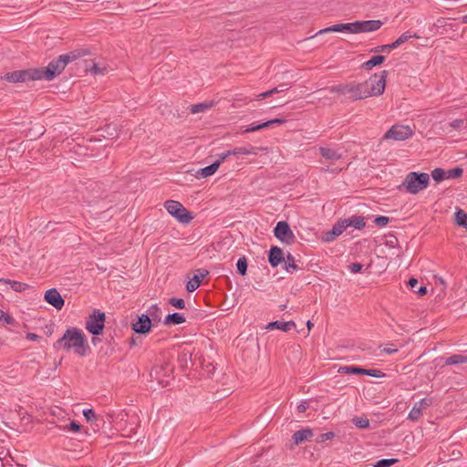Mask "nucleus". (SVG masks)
<instances>
[{
    "instance_id": "obj_1",
    "label": "nucleus",
    "mask_w": 467,
    "mask_h": 467,
    "mask_svg": "<svg viewBox=\"0 0 467 467\" xmlns=\"http://www.w3.org/2000/svg\"><path fill=\"white\" fill-rule=\"evenodd\" d=\"M387 76L388 71L383 70L379 75L374 74L363 82H348V99L359 100L381 95L385 90Z\"/></svg>"
},
{
    "instance_id": "obj_2",
    "label": "nucleus",
    "mask_w": 467,
    "mask_h": 467,
    "mask_svg": "<svg viewBox=\"0 0 467 467\" xmlns=\"http://www.w3.org/2000/svg\"><path fill=\"white\" fill-rule=\"evenodd\" d=\"M53 347L56 349H64L67 352L73 349L80 357L86 356L89 348L84 333L77 327L67 328Z\"/></svg>"
},
{
    "instance_id": "obj_3",
    "label": "nucleus",
    "mask_w": 467,
    "mask_h": 467,
    "mask_svg": "<svg viewBox=\"0 0 467 467\" xmlns=\"http://www.w3.org/2000/svg\"><path fill=\"white\" fill-rule=\"evenodd\" d=\"M76 58L77 56L74 53L60 55L57 58L50 61L47 67L36 68L39 80H53L57 76L62 73L69 62Z\"/></svg>"
},
{
    "instance_id": "obj_4",
    "label": "nucleus",
    "mask_w": 467,
    "mask_h": 467,
    "mask_svg": "<svg viewBox=\"0 0 467 467\" xmlns=\"http://www.w3.org/2000/svg\"><path fill=\"white\" fill-rule=\"evenodd\" d=\"M430 175L426 172H409L401 184L397 189L407 193L415 195L427 189L430 184Z\"/></svg>"
},
{
    "instance_id": "obj_5",
    "label": "nucleus",
    "mask_w": 467,
    "mask_h": 467,
    "mask_svg": "<svg viewBox=\"0 0 467 467\" xmlns=\"http://www.w3.org/2000/svg\"><path fill=\"white\" fill-rule=\"evenodd\" d=\"M167 212L180 223H189L192 220L191 213L178 201L168 200L164 203Z\"/></svg>"
},
{
    "instance_id": "obj_6",
    "label": "nucleus",
    "mask_w": 467,
    "mask_h": 467,
    "mask_svg": "<svg viewBox=\"0 0 467 467\" xmlns=\"http://www.w3.org/2000/svg\"><path fill=\"white\" fill-rule=\"evenodd\" d=\"M413 130L407 125H393L383 136V140H393L396 141L406 140L411 138Z\"/></svg>"
},
{
    "instance_id": "obj_7",
    "label": "nucleus",
    "mask_w": 467,
    "mask_h": 467,
    "mask_svg": "<svg viewBox=\"0 0 467 467\" xmlns=\"http://www.w3.org/2000/svg\"><path fill=\"white\" fill-rule=\"evenodd\" d=\"M105 324V314L100 310H94L93 315L89 316L86 321V329L92 335L101 334Z\"/></svg>"
},
{
    "instance_id": "obj_8",
    "label": "nucleus",
    "mask_w": 467,
    "mask_h": 467,
    "mask_svg": "<svg viewBox=\"0 0 467 467\" xmlns=\"http://www.w3.org/2000/svg\"><path fill=\"white\" fill-rule=\"evenodd\" d=\"M5 79L13 82H25L28 80H39L38 72L36 68H30L26 70H17L5 75Z\"/></svg>"
},
{
    "instance_id": "obj_9",
    "label": "nucleus",
    "mask_w": 467,
    "mask_h": 467,
    "mask_svg": "<svg viewBox=\"0 0 467 467\" xmlns=\"http://www.w3.org/2000/svg\"><path fill=\"white\" fill-rule=\"evenodd\" d=\"M274 234L277 239H279L281 242L286 244H291L296 240V236L292 230L290 229L289 224L285 221L277 223L276 226L274 229Z\"/></svg>"
},
{
    "instance_id": "obj_10",
    "label": "nucleus",
    "mask_w": 467,
    "mask_h": 467,
    "mask_svg": "<svg viewBox=\"0 0 467 467\" xmlns=\"http://www.w3.org/2000/svg\"><path fill=\"white\" fill-rule=\"evenodd\" d=\"M266 148L264 147H235L232 150H229L225 152H223L219 155L220 161H225L229 156H236V155H257L259 151L265 150Z\"/></svg>"
},
{
    "instance_id": "obj_11",
    "label": "nucleus",
    "mask_w": 467,
    "mask_h": 467,
    "mask_svg": "<svg viewBox=\"0 0 467 467\" xmlns=\"http://www.w3.org/2000/svg\"><path fill=\"white\" fill-rule=\"evenodd\" d=\"M432 404V399L424 398L416 402L408 415V420L417 421L422 415V412Z\"/></svg>"
},
{
    "instance_id": "obj_12",
    "label": "nucleus",
    "mask_w": 467,
    "mask_h": 467,
    "mask_svg": "<svg viewBox=\"0 0 467 467\" xmlns=\"http://www.w3.org/2000/svg\"><path fill=\"white\" fill-rule=\"evenodd\" d=\"M44 299L47 303L57 310H61L65 305V300L56 288H50L46 291Z\"/></svg>"
},
{
    "instance_id": "obj_13",
    "label": "nucleus",
    "mask_w": 467,
    "mask_h": 467,
    "mask_svg": "<svg viewBox=\"0 0 467 467\" xmlns=\"http://www.w3.org/2000/svg\"><path fill=\"white\" fill-rule=\"evenodd\" d=\"M356 22V34L377 31L383 23L380 20H365Z\"/></svg>"
},
{
    "instance_id": "obj_14",
    "label": "nucleus",
    "mask_w": 467,
    "mask_h": 467,
    "mask_svg": "<svg viewBox=\"0 0 467 467\" xmlns=\"http://www.w3.org/2000/svg\"><path fill=\"white\" fill-rule=\"evenodd\" d=\"M151 319L149 315L142 314L138 317V320L132 324V329L138 334H146L151 328Z\"/></svg>"
},
{
    "instance_id": "obj_15",
    "label": "nucleus",
    "mask_w": 467,
    "mask_h": 467,
    "mask_svg": "<svg viewBox=\"0 0 467 467\" xmlns=\"http://www.w3.org/2000/svg\"><path fill=\"white\" fill-rule=\"evenodd\" d=\"M329 32H348L350 34H356V22L333 25L319 30L316 36Z\"/></svg>"
},
{
    "instance_id": "obj_16",
    "label": "nucleus",
    "mask_w": 467,
    "mask_h": 467,
    "mask_svg": "<svg viewBox=\"0 0 467 467\" xmlns=\"http://www.w3.org/2000/svg\"><path fill=\"white\" fill-rule=\"evenodd\" d=\"M343 223L344 229L348 227H354L355 229L361 230L366 226L365 217L360 215H352L348 218L340 219Z\"/></svg>"
},
{
    "instance_id": "obj_17",
    "label": "nucleus",
    "mask_w": 467,
    "mask_h": 467,
    "mask_svg": "<svg viewBox=\"0 0 467 467\" xmlns=\"http://www.w3.org/2000/svg\"><path fill=\"white\" fill-rule=\"evenodd\" d=\"M268 261L271 266L276 267L285 261L283 250L277 246H272L269 251Z\"/></svg>"
},
{
    "instance_id": "obj_18",
    "label": "nucleus",
    "mask_w": 467,
    "mask_h": 467,
    "mask_svg": "<svg viewBox=\"0 0 467 467\" xmlns=\"http://www.w3.org/2000/svg\"><path fill=\"white\" fill-rule=\"evenodd\" d=\"M319 152L324 159L331 161L332 163L342 159V154L331 148L320 147Z\"/></svg>"
},
{
    "instance_id": "obj_19",
    "label": "nucleus",
    "mask_w": 467,
    "mask_h": 467,
    "mask_svg": "<svg viewBox=\"0 0 467 467\" xmlns=\"http://www.w3.org/2000/svg\"><path fill=\"white\" fill-rule=\"evenodd\" d=\"M344 223L338 220L332 227V229L327 232L324 235L325 242H332L337 236H339L344 231Z\"/></svg>"
},
{
    "instance_id": "obj_20",
    "label": "nucleus",
    "mask_w": 467,
    "mask_h": 467,
    "mask_svg": "<svg viewBox=\"0 0 467 467\" xmlns=\"http://www.w3.org/2000/svg\"><path fill=\"white\" fill-rule=\"evenodd\" d=\"M344 223L338 220L332 227V229L327 232L324 235L325 242H332L337 236H339L344 231Z\"/></svg>"
},
{
    "instance_id": "obj_21",
    "label": "nucleus",
    "mask_w": 467,
    "mask_h": 467,
    "mask_svg": "<svg viewBox=\"0 0 467 467\" xmlns=\"http://www.w3.org/2000/svg\"><path fill=\"white\" fill-rule=\"evenodd\" d=\"M312 436H313L312 430L309 428H306V429H303V430H299V431H296L292 436V440L295 444L298 445V444L304 442L305 441L309 440Z\"/></svg>"
},
{
    "instance_id": "obj_22",
    "label": "nucleus",
    "mask_w": 467,
    "mask_h": 467,
    "mask_svg": "<svg viewBox=\"0 0 467 467\" xmlns=\"http://www.w3.org/2000/svg\"><path fill=\"white\" fill-rule=\"evenodd\" d=\"M294 327H296L294 321L283 322L279 320L270 322L266 327L267 329H280L285 332L290 331Z\"/></svg>"
},
{
    "instance_id": "obj_23",
    "label": "nucleus",
    "mask_w": 467,
    "mask_h": 467,
    "mask_svg": "<svg viewBox=\"0 0 467 467\" xmlns=\"http://www.w3.org/2000/svg\"><path fill=\"white\" fill-rule=\"evenodd\" d=\"M185 317L181 313H172L169 314L164 318V325L171 326V325H180L185 322Z\"/></svg>"
},
{
    "instance_id": "obj_24",
    "label": "nucleus",
    "mask_w": 467,
    "mask_h": 467,
    "mask_svg": "<svg viewBox=\"0 0 467 467\" xmlns=\"http://www.w3.org/2000/svg\"><path fill=\"white\" fill-rule=\"evenodd\" d=\"M222 162L223 161H220V157H219L218 160L216 161H214L213 163H212L211 165L201 169L198 171V175L202 178H206L208 176L214 174L216 172V171L218 170V168L220 167Z\"/></svg>"
},
{
    "instance_id": "obj_25",
    "label": "nucleus",
    "mask_w": 467,
    "mask_h": 467,
    "mask_svg": "<svg viewBox=\"0 0 467 467\" xmlns=\"http://www.w3.org/2000/svg\"><path fill=\"white\" fill-rule=\"evenodd\" d=\"M208 274V272L206 271L205 274H199V275H194L193 277L188 281L187 285H186V289L188 292H193L195 291L201 285L202 279L205 277V275Z\"/></svg>"
},
{
    "instance_id": "obj_26",
    "label": "nucleus",
    "mask_w": 467,
    "mask_h": 467,
    "mask_svg": "<svg viewBox=\"0 0 467 467\" xmlns=\"http://www.w3.org/2000/svg\"><path fill=\"white\" fill-rule=\"evenodd\" d=\"M385 56L382 55L374 56L369 60L364 62L361 67L366 70H370L372 67L382 64L385 61Z\"/></svg>"
},
{
    "instance_id": "obj_27",
    "label": "nucleus",
    "mask_w": 467,
    "mask_h": 467,
    "mask_svg": "<svg viewBox=\"0 0 467 467\" xmlns=\"http://www.w3.org/2000/svg\"><path fill=\"white\" fill-rule=\"evenodd\" d=\"M0 283L4 284H9L11 288L16 292H22L26 290L29 285L26 283L18 282V281H12L9 279L1 278Z\"/></svg>"
},
{
    "instance_id": "obj_28",
    "label": "nucleus",
    "mask_w": 467,
    "mask_h": 467,
    "mask_svg": "<svg viewBox=\"0 0 467 467\" xmlns=\"http://www.w3.org/2000/svg\"><path fill=\"white\" fill-rule=\"evenodd\" d=\"M467 363V355L454 354L445 359V365H458Z\"/></svg>"
},
{
    "instance_id": "obj_29",
    "label": "nucleus",
    "mask_w": 467,
    "mask_h": 467,
    "mask_svg": "<svg viewBox=\"0 0 467 467\" xmlns=\"http://www.w3.org/2000/svg\"><path fill=\"white\" fill-rule=\"evenodd\" d=\"M213 105H214L213 102H202V103L193 104V105H191L190 111L192 114L205 112L208 109H210L211 108H213Z\"/></svg>"
},
{
    "instance_id": "obj_30",
    "label": "nucleus",
    "mask_w": 467,
    "mask_h": 467,
    "mask_svg": "<svg viewBox=\"0 0 467 467\" xmlns=\"http://www.w3.org/2000/svg\"><path fill=\"white\" fill-rule=\"evenodd\" d=\"M419 38V36L417 34H411L410 31H406L400 37H398L394 42L393 46L399 47L403 43L407 42L410 38Z\"/></svg>"
},
{
    "instance_id": "obj_31",
    "label": "nucleus",
    "mask_w": 467,
    "mask_h": 467,
    "mask_svg": "<svg viewBox=\"0 0 467 467\" xmlns=\"http://www.w3.org/2000/svg\"><path fill=\"white\" fill-rule=\"evenodd\" d=\"M331 93H337L348 97V83L339 84L327 88Z\"/></svg>"
},
{
    "instance_id": "obj_32",
    "label": "nucleus",
    "mask_w": 467,
    "mask_h": 467,
    "mask_svg": "<svg viewBox=\"0 0 467 467\" xmlns=\"http://www.w3.org/2000/svg\"><path fill=\"white\" fill-rule=\"evenodd\" d=\"M82 413L88 422L99 426V424L97 423V421L99 420V416L95 413V411L92 409H85Z\"/></svg>"
},
{
    "instance_id": "obj_33",
    "label": "nucleus",
    "mask_w": 467,
    "mask_h": 467,
    "mask_svg": "<svg viewBox=\"0 0 467 467\" xmlns=\"http://www.w3.org/2000/svg\"><path fill=\"white\" fill-rule=\"evenodd\" d=\"M455 222L458 225L467 228V213L463 210L459 209L455 213Z\"/></svg>"
},
{
    "instance_id": "obj_34",
    "label": "nucleus",
    "mask_w": 467,
    "mask_h": 467,
    "mask_svg": "<svg viewBox=\"0 0 467 467\" xmlns=\"http://www.w3.org/2000/svg\"><path fill=\"white\" fill-rule=\"evenodd\" d=\"M285 269L288 273H293L298 269L297 265L295 263V258L291 254H288L286 260H285Z\"/></svg>"
},
{
    "instance_id": "obj_35",
    "label": "nucleus",
    "mask_w": 467,
    "mask_h": 467,
    "mask_svg": "<svg viewBox=\"0 0 467 467\" xmlns=\"http://www.w3.org/2000/svg\"><path fill=\"white\" fill-rule=\"evenodd\" d=\"M247 259L245 256H242L238 259L236 263V268L239 275L242 276L245 275L247 273Z\"/></svg>"
},
{
    "instance_id": "obj_36",
    "label": "nucleus",
    "mask_w": 467,
    "mask_h": 467,
    "mask_svg": "<svg viewBox=\"0 0 467 467\" xmlns=\"http://www.w3.org/2000/svg\"><path fill=\"white\" fill-rule=\"evenodd\" d=\"M338 372L345 374H361L363 375L364 368L357 366H345L338 369Z\"/></svg>"
},
{
    "instance_id": "obj_37",
    "label": "nucleus",
    "mask_w": 467,
    "mask_h": 467,
    "mask_svg": "<svg viewBox=\"0 0 467 467\" xmlns=\"http://www.w3.org/2000/svg\"><path fill=\"white\" fill-rule=\"evenodd\" d=\"M431 177L435 182H440L446 179V171L441 168H436L431 171Z\"/></svg>"
},
{
    "instance_id": "obj_38",
    "label": "nucleus",
    "mask_w": 467,
    "mask_h": 467,
    "mask_svg": "<svg viewBox=\"0 0 467 467\" xmlns=\"http://www.w3.org/2000/svg\"><path fill=\"white\" fill-rule=\"evenodd\" d=\"M462 169L460 167H455L453 169H450L446 171V179H456L462 175Z\"/></svg>"
},
{
    "instance_id": "obj_39",
    "label": "nucleus",
    "mask_w": 467,
    "mask_h": 467,
    "mask_svg": "<svg viewBox=\"0 0 467 467\" xmlns=\"http://www.w3.org/2000/svg\"><path fill=\"white\" fill-rule=\"evenodd\" d=\"M148 312L149 317L150 316L154 320H161V309L157 305H152Z\"/></svg>"
},
{
    "instance_id": "obj_40",
    "label": "nucleus",
    "mask_w": 467,
    "mask_h": 467,
    "mask_svg": "<svg viewBox=\"0 0 467 467\" xmlns=\"http://www.w3.org/2000/svg\"><path fill=\"white\" fill-rule=\"evenodd\" d=\"M353 422L359 429H365L369 426V420L365 417H356L353 419Z\"/></svg>"
},
{
    "instance_id": "obj_41",
    "label": "nucleus",
    "mask_w": 467,
    "mask_h": 467,
    "mask_svg": "<svg viewBox=\"0 0 467 467\" xmlns=\"http://www.w3.org/2000/svg\"><path fill=\"white\" fill-rule=\"evenodd\" d=\"M169 304L178 309L185 308V301L182 298L171 297L169 299Z\"/></svg>"
},
{
    "instance_id": "obj_42",
    "label": "nucleus",
    "mask_w": 467,
    "mask_h": 467,
    "mask_svg": "<svg viewBox=\"0 0 467 467\" xmlns=\"http://www.w3.org/2000/svg\"><path fill=\"white\" fill-rule=\"evenodd\" d=\"M397 462V459H381L374 464V467H389Z\"/></svg>"
},
{
    "instance_id": "obj_43",
    "label": "nucleus",
    "mask_w": 467,
    "mask_h": 467,
    "mask_svg": "<svg viewBox=\"0 0 467 467\" xmlns=\"http://www.w3.org/2000/svg\"><path fill=\"white\" fill-rule=\"evenodd\" d=\"M394 48H396V47L393 46V42H392L391 44L378 46V47L372 48L371 52H375V53L386 52V51H389Z\"/></svg>"
},
{
    "instance_id": "obj_44",
    "label": "nucleus",
    "mask_w": 467,
    "mask_h": 467,
    "mask_svg": "<svg viewBox=\"0 0 467 467\" xmlns=\"http://www.w3.org/2000/svg\"><path fill=\"white\" fill-rule=\"evenodd\" d=\"M264 128H267V123H260V124H251L249 125L244 130V132L245 133H248V132H254V131H256V130H259L261 129H264Z\"/></svg>"
},
{
    "instance_id": "obj_45",
    "label": "nucleus",
    "mask_w": 467,
    "mask_h": 467,
    "mask_svg": "<svg viewBox=\"0 0 467 467\" xmlns=\"http://www.w3.org/2000/svg\"><path fill=\"white\" fill-rule=\"evenodd\" d=\"M363 375H368L374 378H382L385 374L379 369H366L364 368Z\"/></svg>"
},
{
    "instance_id": "obj_46",
    "label": "nucleus",
    "mask_w": 467,
    "mask_h": 467,
    "mask_svg": "<svg viewBox=\"0 0 467 467\" xmlns=\"http://www.w3.org/2000/svg\"><path fill=\"white\" fill-rule=\"evenodd\" d=\"M81 429V425L78 423L75 420H72L68 425H66L63 430L72 431V432H78Z\"/></svg>"
},
{
    "instance_id": "obj_47",
    "label": "nucleus",
    "mask_w": 467,
    "mask_h": 467,
    "mask_svg": "<svg viewBox=\"0 0 467 467\" xmlns=\"http://www.w3.org/2000/svg\"><path fill=\"white\" fill-rule=\"evenodd\" d=\"M106 70L107 68L105 67H101L96 63H93L92 67L89 68V71L94 75H103Z\"/></svg>"
},
{
    "instance_id": "obj_48",
    "label": "nucleus",
    "mask_w": 467,
    "mask_h": 467,
    "mask_svg": "<svg viewBox=\"0 0 467 467\" xmlns=\"http://www.w3.org/2000/svg\"><path fill=\"white\" fill-rule=\"evenodd\" d=\"M389 220L390 219L389 217L380 215L375 218L374 223L376 225L383 227L389 223Z\"/></svg>"
},
{
    "instance_id": "obj_49",
    "label": "nucleus",
    "mask_w": 467,
    "mask_h": 467,
    "mask_svg": "<svg viewBox=\"0 0 467 467\" xmlns=\"http://www.w3.org/2000/svg\"><path fill=\"white\" fill-rule=\"evenodd\" d=\"M0 321H3L7 325H11L14 322V318L5 311L0 309Z\"/></svg>"
},
{
    "instance_id": "obj_50",
    "label": "nucleus",
    "mask_w": 467,
    "mask_h": 467,
    "mask_svg": "<svg viewBox=\"0 0 467 467\" xmlns=\"http://www.w3.org/2000/svg\"><path fill=\"white\" fill-rule=\"evenodd\" d=\"M348 270L353 273V274H357V273H359L362 268H363V265L362 264H359V263H352L348 265Z\"/></svg>"
},
{
    "instance_id": "obj_51",
    "label": "nucleus",
    "mask_w": 467,
    "mask_h": 467,
    "mask_svg": "<svg viewBox=\"0 0 467 467\" xmlns=\"http://www.w3.org/2000/svg\"><path fill=\"white\" fill-rule=\"evenodd\" d=\"M335 436V433L332 432V431H327V432H325V433H321L318 438H317V441L318 442H324L327 440H330L332 439L333 437Z\"/></svg>"
},
{
    "instance_id": "obj_52",
    "label": "nucleus",
    "mask_w": 467,
    "mask_h": 467,
    "mask_svg": "<svg viewBox=\"0 0 467 467\" xmlns=\"http://www.w3.org/2000/svg\"><path fill=\"white\" fill-rule=\"evenodd\" d=\"M286 122L285 119H274L271 120L265 121V123H267V128L271 127L274 124H284Z\"/></svg>"
},
{
    "instance_id": "obj_53",
    "label": "nucleus",
    "mask_w": 467,
    "mask_h": 467,
    "mask_svg": "<svg viewBox=\"0 0 467 467\" xmlns=\"http://www.w3.org/2000/svg\"><path fill=\"white\" fill-rule=\"evenodd\" d=\"M464 123L463 119H456L450 123V126L453 129H460Z\"/></svg>"
},
{
    "instance_id": "obj_54",
    "label": "nucleus",
    "mask_w": 467,
    "mask_h": 467,
    "mask_svg": "<svg viewBox=\"0 0 467 467\" xmlns=\"http://www.w3.org/2000/svg\"><path fill=\"white\" fill-rule=\"evenodd\" d=\"M277 93V88H272L268 91L263 92L259 95V98L264 99L266 98L272 94Z\"/></svg>"
},
{
    "instance_id": "obj_55",
    "label": "nucleus",
    "mask_w": 467,
    "mask_h": 467,
    "mask_svg": "<svg viewBox=\"0 0 467 467\" xmlns=\"http://www.w3.org/2000/svg\"><path fill=\"white\" fill-rule=\"evenodd\" d=\"M381 351L386 354H394V353L398 352V348L389 347V348H384Z\"/></svg>"
},
{
    "instance_id": "obj_56",
    "label": "nucleus",
    "mask_w": 467,
    "mask_h": 467,
    "mask_svg": "<svg viewBox=\"0 0 467 467\" xmlns=\"http://www.w3.org/2000/svg\"><path fill=\"white\" fill-rule=\"evenodd\" d=\"M307 408H308L307 403L302 402L297 406V410H298V412L303 413L306 410Z\"/></svg>"
},
{
    "instance_id": "obj_57",
    "label": "nucleus",
    "mask_w": 467,
    "mask_h": 467,
    "mask_svg": "<svg viewBox=\"0 0 467 467\" xmlns=\"http://www.w3.org/2000/svg\"><path fill=\"white\" fill-rule=\"evenodd\" d=\"M325 171H328V172H333V173H338L342 171V168H338V167H336V168H333V169H330L328 166L326 167V168H322Z\"/></svg>"
},
{
    "instance_id": "obj_58",
    "label": "nucleus",
    "mask_w": 467,
    "mask_h": 467,
    "mask_svg": "<svg viewBox=\"0 0 467 467\" xmlns=\"http://www.w3.org/2000/svg\"><path fill=\"white\" fill-rule=\"evenodd\" d=\"M418 283L419 282H418V280L416 278H410L409 280L408 285L410 286V288H415L417 286Z\"/></svg>"
},
{
    "instance_id": "obj_59",
    "label": "nucleus",
    "mask_w": 467,
    "mask_h": 467,
    "mask_svg": "<svg viewBox=\"0 0 467 467\" xmlns=\"http://www.w3.org/2000/svg\"><path fill=\"white\" fill-rule=\"evenodd\" d=\"M416 293L420 296H424L426 293H427V288L426 286H420L417 291Z\"/></svg>"
},
{
    "instance_id": "obj_60",
    "label": "nucleus",
    "mask_w": 467,
    "mask_h": 467,
    "mask_svg": "<svg viewBox=\"0 0 467 467\" xmlns=\"http://www.w3.org/2000/svg\"><path fill=\"white\" fill-rule=\"evenodd\" d=\"M287 89L286 84L280 85V88H277V93Z\"/></svg>"
},
{
    "instance_id": "obj_61",
    "label": "nucleus",
    "mask_w": 467,
    "mask_h": 467,
    "mask_svg": "<svg viewBox=\"0 0 467 467\" xmlns=\"http://www.w3.org/2000/svg\"><path fill=\"white\" fill-rule=\"evenodd\" d=\"M461 21L462 24H467V15L462 16Z\"/></svg>"
},
{
    "instance_id": "obj_62",
    "label": "nucleus",
    "mask_w": 467,
    "mask_h": 467,
    "mask_svg": "<svg viewBox=\"0 0 467 467\" xmlns=\"http://www.w3.org/2000/svg\"><path fill=\"white\" fill-rule=\"evenodd\" d=\"M306 326H307L308 330H310V329H311V327H312L314 325H313V323H312L310 320H308V321H307V323H306Z\"/></svg>"
},
{
    "instance_id": "obj_63",
    "label": "nucleus",
    "mask_w": 467,
    "mask_h": 467,
    "mask_svg": "<svg viewBox=\"0 0 467 467\" xmlns=\"http://www.w3.org/2000/svg\"><path fill=\"white\" fill-rule=\"evenodd\" d=\"M28 337L30 338H36L37 337V336L36 334H29Z\"/></svg>"
},
{
    "instance_id": "obj_64",
    "label": "nucleus",
    "mask_w": 467,
    "mask_h": 467,
    "mask_svg": "<svg viewBox=\"0 0 467 467\" xmlns=\"http://www.w3.org/2000/svg\"><path fill=\"white\" fill-rule=\"evenodd\" d=\"M438 280H439V283L444 285V281H443V279L441 277H439Z\"/></svg>"
}]
</instances>
